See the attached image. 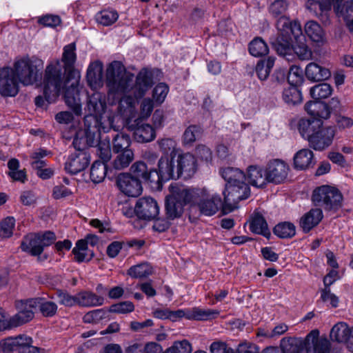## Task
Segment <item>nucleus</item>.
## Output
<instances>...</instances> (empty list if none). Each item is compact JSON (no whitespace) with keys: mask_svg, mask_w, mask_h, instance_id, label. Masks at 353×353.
Wrapping results in <instances>:
<instances>
[{"mask_svg":"<svg viewBox=\"0 0 353 353\" xmlns=\"http://www.w3.org/2000/svg\"><path fill=\"white\" fill-rule=\"evenodd\" d=\"M49 154L50 152L42 148L34 151L30 156L32 167L35 170L44 168L46 165V161L43 160V158Z\"/></svg>","mask_w":353,"mask_h":353,"instance_id":"53","label":"nucleus"},{"mask_svg":"<svg viewBox=\"0 0 353 353\" xmlns=\"http://www.w3.org/2000/svg\"><path fill=\"white\" fill-rule=\"evenodd\" d=\"M134 310V304L130 301H123L110 306L109 311L113 313L126 314Z\"/></svg>","mask_w":353,"mask_h":353,"instance_id":"61","label":"nucleus"},{"mask_svg":"<svg viewBox=\"0 0 353 353\" xmlns=\"http://www.w3.org/2000/svg\"><path fill=\"white\" fill-rule=\"evenodd\" d=\"M313 152L309 149H302L298 151L294 157V168L298 170H305L313 163Z\"/></svg>","mask_w":353,"mask_h":353,"instance_id":"38","label":"nucleus"},{"mask_svg":"<svg viewBox=\"0 0 353 353\" xmlns=\"http://www.w3.org/2000/svg\"><path fill=\"white\" fill-rule=\"evenodd\" d=\"M154 318L165 320L169 319L172 321H176L183 318V310H177L175 311L169 309H156L152 312Z\"/></svg>","mask_w":353,"mask_h":353,"instance_id":"41","label":"nucleus"},{"mask_svg":"<svg viewBox=\"0 0 353 353\" xmlns=\"http://www.w3.org/2000/svg\"><path fill=\"white\" fill-rule=\"evenodd\" d=\"M343 195L336 187L323 185L313 190L312 201L325 210L336 211L342 207Z\"/></svg>","mask_w":353,"mask_h":353,"instance_id":"11","label":"nucleus"},{"mask_svg":"<svg viewBox=\"0 0 353 353\" xmlns=\"http://www.w3.org/2000/svg\"><path fill=\"white\" fill-rule=\"evenodd\" d=\"M152 272V268L149 263H142L132 266L128 270V274L132 278L141 279L151 275Z\"/></svg>","mask_w":353,"mask_h":353,"instance_id":"43","label":"nucleus"},{"mask_svg":"<svg viewBox=\"0 0 353 353\" xmlns=\"http://www.w3.org/2000/svg\"><path fill=\"white\" fill-rule=\"evenodd\" d=\"M249 52L254 57H262L268 53L269 48L261 38L256 37L250 43Z\"/></svg>","mask_w":353,"mask_h":353,"instance_id":"47","label":"nucleus"},{"mask_svg":"<svg viewBox=\"0 0 353 353\" xmlns=\"http://www.w3.org/2000/svg\"><path fill=\"white\" fill-rule=\"evenodd\" d=\"M130 171L133 177L138 179H143L145 181H155L154 172L152 170H148L147 165L143 161H137L130 168Z\"/></svg>","mask_w":353,"mask_h":353,"instance_id":"36","label":"nucleus"},{"mask_svg":"<svg viewBox=\"0 0 353 353\" xmlns=\"http://www.w3.org/2000/svg\"><path fill=\"white\" fill-rule=\"evenodd\" d=\"M332 92V86L328 83H321L311 88L310 95L314 100L320 101L322 99L327 98Z\"/></svg>","mask_w":353,"mask_h":353,"instance_id":"48","label":"nucleus"},{"mask_svg":"<svg viewBox=\"0 0 353 353\" xmlns=\"http://www.w3.org/2000/svg\"><path fill=\"white\" fill-rule=\"evenodd\" d=\"M106 312L103 309H98L88 312L83 317L85 323H97L104 319Z\"/></svg>","mask_w":353,"mask_h":353,"instance_id":"64","label":"nucleus"},{"mask_svg":"<svg viewBox=\"0 0 353 353\" xmlns=\"http://www.w3.org/2000/svg\"><path fill=\"white\" fill-rule=\"evenodd\" d=\"M176 176L186 179L192 177L197 169L196 160L190 153H181L177 154L175 160Z\"/></svg>","mask_w":353,"mask_h":353,"instance_id":"16","label":"nucleus"},{"mask_svg":"<svg viewBox=\"0 0 353 353\" xmlns=\"http://www.w3.org/2000/svg\"><path fill=\"white\" fill-rule=\"evenodd\" d=\"M61 61L64 65L65 72L67 73L66 80H63V85L68 88L65 92V102L77 115H80L81 104L79 98V83L81 76L79 72L74 68V63L77 61L74 43L64 46Z\"/></svg>","mask_w":353,"mask_h":353,"instance_id":"3","label":"nucleus"},{"mask_svg":"<svg viewBox=\"0 0 353 353\" xmlns=\"http://www.w3.org/2000/svg\"><path fill=\"white\" fill-rule=\"evenodd\" d=\"M351 335L353 336V327L350 329L344 322L337 323L330 331L331 339L337 343L347 342Z\"/></svg>","mask_w":353,"mask_h":353,"instance_id":"30","label":"nucleus"},{"mask_svg":"<svg viewBox=\"0 0 353 353\" xmlns=\"http://www.w3.org/2000/svg\"><path fill=\"white\" fill-rule=\"evenodd\" d=\"M23 340L25 343L30 341L28 336L26 335H19L14 337H8L0 341V350L1 353H12L13 351L18 350L23 344Z\"/></svg>","mask_w":353,"mask_h":353,"instance_id":"34","label":"nucleus"},{"mask_svg":"<svg viewBox=\"0 0 353 353\" xmlns=\"http://www.w3.org/2000/svg\"><path fill=\"white\" fill-rule=\"evenodd\" d=\"M246 180L250 184L256 187H263L268 183L265 169L258 165H252L247 168Z\"/></svg>","mask_w":353,"mask_h":353,"instance_id":"29","label":"nucleus"},{"mask_svg":"<svg viewBox=\"0 0 353 353\" xmlns=\"http://www.w3.org/2000/svg\"><path fill=\"white\" fill-rule=\"evenodd\" d=\"M274 233L281 239L292 238L296 234V227L292 223L282 222L274 227Z\"/></svg>","mask_w":353,"mask_h":353,"instance_id":"46","label":"nucleus"},{"mask_svg":"<svg viewBox=\"0 0 353 353\" xmlns=\"http://www.w3.org/2000/svg\"><path fill=\"white\" fill-rule=\"evenodd\" d=\"M136 101L135 99L129 95H124L117 107L112 106L108 111L101 114L87 116L85 119V125L94 122V128L100 134L108 132L110 129L114 128L115 119L121 117L126 124L136 116Z\"/></svg>","mask_w":353,"mask_h":353,"instance_id":"4","label":"nucleus"},{"mask_svg":"<svg viewBox=\"0 0 353 353\" xmlns=\"http://www.w3.org/2000/svg\"><path fill=\"white\" fill-rule=\"evenodd\" d=\"M282 97L283 101L288 104H295L301 101V93L296 85H290L285 88Z\"/></svg>","mask_w":353,"mask_h":353,"instance_id":"51","label":"nucleus"},{"mask_svg":"<svg viewBox=\"0 0 353 353\" xmlns=\"http://www.w3.org/2000/svg\"><path fill=\"white\" fill-rule=\"evenodd\" d=\"M334 135V128H323L321 125L315 134L310 139L309 145L315 150L322 151L332 144Z\"/></svg>","mask_w":353,"mask_h":353,"instance_id":"20","label":"nucleus"},{"mask_svg":"<svg viewBox=\"0 0 353 353\" xmlns=\"http://www.w3.org/2000/svg\"><path fill=\"white\" fill-rule=\"evenodd\" d=\"M321 299L323 302H329L332 307L339 306V299L332 293L330 288H325L321 290Z\"/></svg>","mask_w":353,"mask_h":353,"instance_id":"63","label":"nucleus"},{"mask_svg":"<svg viewBox=\"0 0 353 353\" xmlns=\"http://www.w3.org/2000/svg\"><path fill=\"white\" fill-rule=\"evenodd\" d=\"M113 105H109L108 107L105 103V97L103 94L99 92H94L88 97V108L91 113V115L101 114Z\"/></svg>","mask_w":353,"mask_h":353,"instance_id":"24","label":"nucleus"},{"mask_svg":"<svg viewBox=\"0 0 353 353\" xmlns=\"http://www.w3.org/2000/svg\"><path fill=\"white\" fill-rule=\"evenodd\" d=\"M90 159L85 152H75L69 156L65 163V170L71 174H76L83 170L89 164Z\"/></svg>","mask_w":353,"mask_h":353,"instance_id":"22","label":"nucleus"},{"mask_svg":"<svg viewBox=\"0 0 353 353\" xmlns=\"http://www.w3.org/2000/svg\"><path fill=\"white\" fill-rule=\"evenodd\" d=\"M305 347L307 353H330L331 345L325 337H319L318 330H312L304 341L298 338L288 337L281 340L282 353H303Z\"/></svg>","mask_w":353,"mask_h":353,"instance_id":"7","label":"nucleus"},{"mask_svg":"<svg viewBox=\"0 0 353 353\" xmlns=\"http://www.w3.org/2000/svg\"><path fill=\"white\" fill-rule=\"evenodd\" d=\"M38 301L34 299L21 300L16 302L17 313L12 316V325L18 327L31 321L37 309Z\"/></svg>","mask_w":353,"mask_h":353,"instance_id":"13","label":"nucleus"},{"mask_svg":"<svg viewBox=\"0 0 353 353\" xmlns=\"http://www.w3.org/2000/svg\"><path fill=\"white\" fill-rule=\"evenodd\" d=\"M55 240V234L50 231L41 234H29L23 239L21 248L24 252L33 256H39L42 253L45 247L50 246Z\"/></svg>","mask_w":353,"mask_h":353,"instance_id":"12","label":"nucleus"},{"mask_svg":"<svg viewBox=\"0 0 353 353\" xmlns=\"http://www.w3.org/2000/svg\"><path fill=\"white\" fill-rule=\"evenodd\" d=\"M42 88L44 99L41 96L37 97V106H43L45 100L49 103L55 102L61 94H63L65 98V92L68 88L63 85V73L59 60L52 61L46 66Z\"/></svg>","mask_w":353,"mask_h":353,"instance_id":"6","label":"nucleus"},{"mask_svg":"<svg viewBox=\"0 0 353 353\" xmlns=\"http://www.w3.org/2000/svg\"><path fill=\"white\" fill-rule=\"evenodd\" d=\"M274 57H270L267 59L261 60L258 62L256 66V72L260 80L264 81L268 77L274 66Z\"/></svg>","mask_w":353,"mask_h":353,"instance_id":"40","label":"nucleus"},{"mask_svg":"<svg viewBox=\"0 0 353 353\" xmlns=\"http://www.w3.org/2000/svg\"><path fill=\"white\" fill-rule=\"evenodd\" d=\"M303 80V71L301 68L296 65L290 67L288 75V81L292 85H297Z\"/></svg>","mask_w":353,"mask_h":353,"instance_id":"59","label":"nucleus"},{"mask_svg":"<svg viewBox=\"0 0 353 353\" xmlns=\"http://www.w3.org/2000/svg\"><path fill=\"white\" fill-rule=\"evenodd\" d=\"M43 68L42 60L36 57H23L15 60L12 70L19 83L23 85L35 83L41 77Z\"/></svg>","mask_w":353,"mask_h":353,"instance_id":"8","label":"nucleus"},{"mask_svg":"<svg viewBox=\"0 0 353 353\" xmlns=\"http://www.w3.org/2000/svg\"><path fill=\"white\" fill-rule=\"evenodd\" d=\"M168 353H191V344L186 340L175 341L173 345L166 349Z\"/></svg>","mask_w":353,"mask_h":353,"instance_id":"58","label":"nucleus"},{"mask_svg":"<svg viewBox=\"0 0 353 353\" xmlns=\"http://www.w3.org/2000/svg\"><path fill=\"white\" fill-rule=\"evenodd\" d=\"M334 10L339 17H343L350 31H353V0L345 1L341 6L337 3Z\"/></svg>","mask_w":353,"mask_h":353,"instance_id":"35","label":"nucleus"},{"mask_svg":"<svg viewBox=\"0 0 353 353\" xmlns=\"http://www.w3.org/2000/svg\"><path fill=\"white\" fill-rule=\"evenodd\" d=\"M305 32L312 42L319 46L325 43V32L317 22L314 21L307 22L305 25Z\"/></svg>","mask_w":353,"mask_h":353,"instance_id":"32","label":"nucleus"},{"mask_svg":"<svg viewBox=\"0 0 353 353\" xmlns=\"http://www.w3.org/2000/svg\"><path fill=\"white\" fill-rule=\"evenodd\" d=\"M226 181L223 194L224 204L230 208H235L237 203L248 199L250 195V188L245 182V174L239 168L228 167L220 171Z\"/></svg>","mask_w":353,"mask_h":353,"instance_id":"5","label":"nucleus"},{"mask_svg":"<svg viewBox=\"0 0 353 353\" xmlns=\"http://www.w3.org/2000/svg\"><path fill=\"white\" fill-rule=\"evenodd\" d=\"M169 92V87L164 83L157 84L152 90V99L157 105L163 103Z\"/></svg>","mask_w":353,"mask_h":353,"instance_id":"54","label":"nucleus"},{"mask_svg":"<svg viewBox=\"0 0 353 353\" xmlns=\"http://www.w3.org/2000/svg\"><path fill=\"white\" fill-rule=\"evenodd\" d=\"M323 125L319 119H301L298 122V130L301 137L310 142V139L315 134L318 129Z\"/></svg>","mask_w":353,"mask_h":353,"instance_id":"25","label":"nucleus"},{"mask_svg":"<svg viewBox=\"0 0 353 353\" xmlns=\"http://www.w3.org/2000/svg\"><path fill=\"white\" fill-rule=\"evenodd\" d=\"M77 305L83 307H94L101 305L104 299L91 292H81L77 294Z\"/></svg>","mask_w":353,"mask_h":353,"instance_id":"37","label":"nucleus"},{"mask_svg":"<svg viewBox=\"0 0 353 353\" xmlns=\"http://www.w3.org/2000/svg\"><path fill=\"white\" fill-rule=\"evenodd\" d=\"M38 301L37 308H39L40 312L44 316H52L57 311V305L52 301H48L43 298H35Z\"/></svg>","mask_w":353,"mask_h":353,"instance_id":"52","label":"nucleus"},{"mask_svg":"<svg viewBox=\"0 0 353 353\" xmlns=\"http://www.w3.org/2000/svg\"><path fill=\"white\" fill-rule=\"evenodd\" d=\"M19 83L12 68H0V94L1 96L15 97L19 92Z\"/></svg>","mask_w":353,"mask_h":353,"instance_id":"14","label":"nucleus"},{"mask_svg":"<svg viewBox=\"0 0 353 353\" xmlns=\"http://www.w3.org/2000/svg\"><path fill=\"white\" fill-rule=\"evenodd\" d=\"M135 124L128 125V128L133 131L134 139L139 143H148L153 141L156 137L155 130L148 123H140L139 119L134 121Z\"/></svg>","mask_w":353,"mask_h":353,"instance_id":"21","label":"nucleus"},{"mask_svg":"<svg viewBox=\"0 0 353 353\" xmlns=\"http://www.w3.org/2000/svg\"><path fill=\"white\" fill-rule=\"evenodd\" d=\"M307 112L313 116L314 119H327L330 117V111L327 105L321 101L314 100L307 102L305 105Z\"/></svg>","mask_w":353,"mask_h":353,"instance_id":"31","label":"nucleus"},{"mask_svg":"<svg viewBox=\"0 0 353 353\" xmlns=\"http://www.w3.org/2000/svg\"><path fill=\"white\" fill-rule=\"evenodd\" d=\"M323 217V214L321 209H311L301 218L300 226L305 232H308L320 223Z\"/></svg>","mask_w":353,"mask_h":353,"instance_id":"26","label":"nucleus"},{"mask_svg":"<svg viewBox=\"0 0 353 353\" xmlns=\"http://www.w3.org/2000/svg\"><path fill=\"white\" fill-rule=\"evenodd\" d=\"M15 227V219L12 216H8L0 222V236L1 238H9L13 234Z\"/></svg>","mask_w":353,"mask_h":353,"instance_id":"55","label":"nucleus"},{"mask_svg":"<svg viewBox=\"0 0 353 353\" xmlns=\"http://www.w3.org/2000/svg\"><path fill=\"white\" fill-rule=\"evenodd\" d=\"M183 318L188 320L208 321L215 319L219 314L216 310L205 309L199 307L184 309Z\"/></svg>","mask_w":353,"mask_h":353,"instance_id":"23","label":"nucleus"},{"mask_svg":"<svg viewBox=\"0 0 353 353\" xmlns=\"http://www.w3.org/2000/svg\"><path fill=\"white\" fill-rule=\"evenodd\" d=\"M155 103L149 97L144 98L140 104V117L148 119L152 114Z\"/></svg>","mask_w":353,"mask_h":353,"instance_id":"60","label":"nucleus"},{"mask_svg":"<svg viewBox=\"0 0 353 353\" xmlns=\"http://www.w3.org/2000/svg\"><path fill=\"white\" fill-rule=\"evenodd\" d=\"M134 158L132 150H125L119 152L113 161V167L117 170H121L127 168Z\"/></svg>","mask_w":353,"mask_h":353,"instance_id":"42","label":"nucleus"},{"mask_svg":"<svg viewBox=\"0 0 353 353\" xmlns=\"http://www.w3.org/2000/svg\"><path fill=\"white\" fill-rule=\"evenodd\" d=\"M268 183L280 184L288 177L290 168L283 160L275 159L270 161L265 166Z\"/></svg>","mask_w":353,"mask_h":353,"instance_id":"15","label":"nucleus"},{"mask_svg":"<svg viewBox=\"0 0 353 353\" xmlns=\"http://www.w3.org/2000/svg\"><path fill=\"white\" fill-rule=\"evenodd\" d=\"M340 0H308L306 2V8L315 15L319 14V11L330 10L332 5L339 3Z\"/></svg>","mask_w":353,"mask_h":353,"instance_id":"39","label":"nucleus"},{"mask_svg":"<svg viewBox=\"0 0 353 353\" xmlns=\"http://www.w3.org/2000/svg\"><path fill=\"white\" fill-rule=\"evenodd\" d=\"M191 207H196L202 214L212 216L223 205L220 196L208 189L189 188Z\"/></svg>","mask_w":353,"mask_h":353,"instance_id":"9","label":"nucleus"},{"mask_svg":"<svg viewBox=\"0 0 353 353\" xmlns=\"http://www.w3.org/2000/svg\"><path fill=\"white\" fill-rule=\"evenodd\" d=\"M103 65L100 61L91 63L87 70V81L93 89L100 88L103 85Z\"/></svg>","mask_w":353,"mask_h":353,"instance_id":"28","label":"nucleus"},{"mask_svg":"<svg viewBox=\"0 0 353 353\" xmlns=\"http://www.w3.org/2000/svg\"><path fill=\"white\" fill-rule=\"evenodd\" d=\"M249 228L252 233L263 235L266 238H269L271 234L266 221L259 213H254L250 217Z\"/></svg>","mask_w":353,"mask_h":353,"instance_id":"33","label":"nucleus"},{"mask_svg":"<svg viewBox=\"0 0 353 353\" xmlns=\"http://www.w3.org/2000/svg\"><path fill=\"white\" fill-rule=\"evenodd\" d=\"M175 157L168 156L161 157L158 163V170H153L154 177L157 176V181H167L170 179H177Z\"/></svg>","mask_w":353,"mask_h":353,"instance_id":"18","label":"nucleus"},{"mask_svg":"<svg viewBox=\"0 0 353 353\" xmlns=\"http://www.w3.org/2000/svg\"><path fill=\"white\" fill-rule=\"evenodd\" d=\"M131 143L130 137L125 133H118L113 139V151L119 153L129 148Z\"/></svg>","mask_w":353,"mask_h":353,"instance_id":"50","label":"nucleus"},{"mask_svg":"<svg viewBox=\"0 0 353 353\" xmlns=\"http://www.w3.org/2000/svg\"><path fill=\"white\" fill-rule=\"evenodd\" d=\"M158 145L162 152L168 154L170 152L171 157H176L174 152L176 150V142L172 138H163L158 141Z\"/></svg>","mask_w":353,"mask_h":353,"instance_id":"56","label":"nucleus"},{"mask_svg":"<svg viewBox=\"0 0 353 353\" xmlns=\"http://www.w3.org/2000/svg\"><path fill=\"white\" fill-rule=\"evenodd\" d=\"M126 70L124 65L114 61L107 65L105 83L111 93H131L134 98L143 97L153 84V75L150 70L143 68L137 74Z\"/></svg>","mask_w":353,"mask_h":353,"instance_id":"1","label":"nucleus"},{"mask_svg":"<svg viewBox=\"0 0 353 353\" xmlns=\"http://www.w3.org/2000/svg\"><path fill=\"white\" fill-rule=\"evenodd\" d=\"M119 189L128 196L136 197L142 192V186L140 180L135 179L130 174L123 173L117 178Z\"/></svg>","mask_w":353,"mask_h":353,"instance_id":"19","label":"nucleus"},{"mask_svg":"<svg viewBox=\"0 0 353 353\" xmlns=\"http://www.w3.org/2000/svg\"><path fill=\"white\" fill-rule=\"evenodd\" d=\"M306 77L312 81L326 80L331 76L330 70L316 63L311 62L305 68Z\"/></svg>","mask_w":353,"mask_h":353,"instance_id":"27","label":"nucleus"},{"mask_svg":"<svg viewBox=\"0 0 353 353\" xmlns=\"http://www.w3.org/2000/svg\"><path fill=\"white\" fill-rule=\"evenodd\" d=\"M201 135V128L196 125H190L187 128L183 135V141L185 144L192 143Z\"/></svg>","mask_w":353,"mask_h":353,"instance_id":"57","label":"nucleus"},{"mask_svg":"<svg viewBox=\"0 0 353 353\" xmlns=\"http://www.w3.org/2000/svg\"><path fill=\"white\" fill-rule=\"evenodd\" d=\"M118 18L119 14L114 10H103L96 15L97 21L104 26H111Z\"/></svg>","mask_w":353,"mask_h":353,"instance_id":"49","label":"nucleus"},{"mask_svg":"<svg viewBox=\"0 0 353 353\" xmlns=\"http://www.w3.org/2000/svg\"><path fill=\"white\" fill-rule=\"evenodd\" d=\"M107 165L104 162L96 161L90 170V179L95 183H101L105 177Z\"/></svg>","mask_w":353,"mask_h":353,"instance_id":"45","label":"nucleus"},{"mask_svg":"<svg viewBox=\"0 0 353 353\" xmlns=\"http://www.w3.org/2000/svg\"><path fill=\"white\" fill-rule=\"evenodd\" d=\"M9 168L8 175L14 181L24 183L26 179V174L24 170H19V161L17 159H11L8 163Z\"/></svg>","mask_w":353,"mask_h":353,"instance_id":"44","label":"nucleus"},{"mask_svg":"<svg viewBox=\"0 0 353 353\" xmlns=\"http://www.w3.org/2000/svg\"><path fill=\"white\" fill-rule=\"evenodd\" d=\"M169 189L170 194L166 196L165 211L168 218L174 219L181 216L185 205L191 206L189 188L170 185Z\"/></svg>","mask_w":353,"mask_h":353,"instance_id":"10","label":"nucleus"},{"mask_svg":"<svg viewBox=\"0 0 353 353\" xmlns=\"http://www.w3.org/2000/svg\"><path fill=\"white\" fill-rule=\"evenodd\" d=\"M134 212L142 219H155L159 213V207L157 202L150 196L141 197L137 200Z\"/></svg>","mask_w":353,"mask_h":353,"instance_id":"17","label":"nucleus"},{"mask_svg":"<svg viewBox=\"0 0 353 353\" xmlns=\"http://www.w3.org/2000/svg\"><path fill=\"white\" fill-rule=\"evenodd\" d=\"M278 35L272 39V44L277 52L288 60V52L292 48L300 60L307 61L312 57V51L306 43L305 37L303 35L301 23L298 21H291L286 17H281L276 23Z\"/></svg>","mask_w":353,"mask_h":353,"instance_id":"2","label":"nucleus"},{"mask_svg":"<svg viewBox=\"0 0 353 353\" xmlns=\"http://www.w3.org/2000/svg\"><path fill=\"white\" fill-rule=\"evenodd\" d=\"M97 152L102 162H108L111 158V149L110 142L101 141L97 145Z\"/></svg>","mask_w":353,"mask_h":353,"instance_id":"62","label":"nucleus"}]
</instances>
